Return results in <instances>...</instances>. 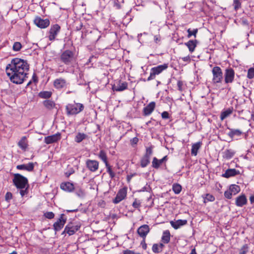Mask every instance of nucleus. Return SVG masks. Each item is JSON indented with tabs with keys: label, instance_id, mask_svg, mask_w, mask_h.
<instances>
[{
	"label": "nucleus",
	"instance_id": "nucleus-13",
	"mask_svg": "<svg viewBox=\"0 0 254 254\" xmlns=\"http://www.w3.org/2000/svg\"><path fill=\"white\" fill-rule=\"evenodd\" d=\"M8 65L6 67V74L12 82L16 83V64H8Z\"/></svg>",
	"mask_w": 254,
	"mask_h": 254
},
{
	"label": "nucleus",
	"instance_id": "nucleus-28",
	"mask_svg": "<svg viewBox=\"0 0 254 254\" xmlns=\"http://www.w3.org/2000/svg\"><path fill=\"white\" fill-rule=\"evenodd\" d=\"M230 129V131L228 133V135L231 138H233L235 136H240L243 134V132L240 129Z\"/></svg>",
	"mask_w": 254,
	"mask_h": 254
},
{
	"label": "nucleus",
	"instance_id": "nucleus-43",
	"mask_svg": "<svg viewBox=\"0 0 254 254\" xmlns=\"http://www.w3.org/2000/svg\"><path fill=\"white\" fill-rule=\"evenodd\" d=\"M187 32L188 33L187 37L188 38H190L192 36H193L195 38L196 36V34L198 32V29L196 28L194 29L193 30H191L189 28L188 29Z\"/></svg>",
	"mask_w": 254,
	"mask_h": 254
},
{
	"label": "nucleus",
	"instance_id": "nucleus-59",
	"mask_svg": "<svg viewBox=\"0 0 254 254\" xmlns=\"http://www.w3.org/2000/svg\"><path fill=\"white\" fill-rule=\"evenodd\" d=\"M21 43L17 42V51H19L21 49Z\"/></svg>",
	"mask_w": 254,
	"mask_h": 254
},
{
	"label": "nucleus",
	"instance_id": "nucleus-47",
	"mask_svg": "<svg viewBox=\"0 0 254 254\" xmlns=\"http://www.w3.org/2000/svg\"><path fill=\"white\" fill-rule=\"evenodd\" d=\"M152 147H149L146 148V152L144 156H146L147 157H149L150 158V157L152 154Z\"/></svg>",
	"mask_w": 254,
	"mask_h": 254
},
{
	"label": "nucleus",
	"instance_id": "nucleus-17",
	"mask_svg": "<svg viewBox=\"0 0 254 254\" xmlns=\"http://www.w3.org/2000/svg\"><path fill=\"white\" fill-rule=\"evenodd\" d=\"M61 138V134L58 132L52 135L46 136L44 138V142L47 144H52L60 140Z\"/></svg>",
	"mask_w": 254,
	"mask_h": 254
},
{
	"label": "nucleus",
	"instance_id": "nucleus-44",
	"mask_svg": "<svg viewBox=\"0 0 254 254\" xmlns=\"http://www.w3.org/2000/svg\"><path fill=\"white\" fill-rule=\"evenodd\" d=\"M233 5L234 9L237 11L241 7V2L240 0H234Z\"/></svg>",
	"mask_w": 254,
	"mask_h": 254
},
{
	"label": "nucleus",
	"instance_id": "nucleus-6",
	"mask_svg": "<svg viewBox=\"0 0 254 254\" xmlns=\"http://www.w3.org/2000/svg\"><path fill=\"white\" fill-rule=\"evenodd\" d=\"M74 53L69 50L63 52L61 55V61L63 63H71L74 60Z\"/></svg>",
	"mask_w": 254,
	"mask_h": 254
},
{
	"label": "nucleus",
	"instance_id": "nucleus-14",
	"mask_svg": "<svg viewBox=\"0 0 254 254\" xmlns=\"http://www.w3.org/2000/svg\"><path fill=\"white\" fill-rule=\"evenodd\" d=\"M85 164L87 168L92 172H95L99 169V163L97 160L87 159Z\"/></svg>",
	"mask_w": 254,
	"mask_h": 254
},
{
	"label": "nucleus",
	"instance_id": "nucleus-46",
	"mask_svg": "<svg viewBox=\"0 0 254 254\" xmlns=\"http://www.w3.org/2000/svg\"><path fill=\"white\" fill-rule=\"evenodd\" d=\"M152 250L153 252L155 254H158L162 252L158 246V244H154L152 246Z\"/></svg>",
	"mask_w": 254,
	"mask_h": 254
},
{
	"label": "nucleus",
	"instance_id": "nucleus-25",
	"mask_svg": "<svg viewBox=\"0 0 254 254\" xmlns=\"http://www.w3.org/2000/svg\"><path fill=\"white\" fill-rule=\"evenodd\" d=\"M188 223L187 220L179 219L176 221H170V224L175 229H178L182 226H184Z\"/></svg>",
	"mask_w": 254,
	"mask_h": 254
},
{
	"label": "nucleus",
	"instance_id": "nucleus-42",
	"mask_svg": "<svg viewBox=\"0 0 254 254\" xmlns=\"http://www.w3.org/2000/svg\"><path fill=\"white\" fill-rule=\"evenodd\" d=\"M204 203H206L208 201H213L215 200V197L211 194L207 193L205 194V196L203 197Z\"/></svg>",
	"mask_w": 254,
	"mask_h": 254
},
{
	"label": "nucleus",
	"instance_id": "nucleus-62",
	"mask_svg": "<svg viewBox=\"0 0 254 254\" xmlns=\"http://www.w3.org/2000/svg\"><path fill=\"white\" fill-rule=\"evenodd\" d=\"M190 254H197L195 249V248L192 249L191 250V252Z\"/></svg>",
	"mask_w": 254,
	"mask_h": 254
},
{
	"label": "nucleus",
	"instance_id": "nucleus-40",
	"mask_svg": "<svg viewBox=\"0 0 254 254\" xmlns=\"http://www.w3.org/2000/svg\"><path fill=\"white\" fill-rule=\"evenodd\" d=\"M105 165L107 169V172L109 174L110 177L111 179L114 178L115 177V173L112 170V166L110 165L109 163H106Z\"/></svg>",
	"mask_w": 254,
	"mask_h": 254
},
{
	"label": "nucleus",
	"instance_id": "nucleus-27",
	"mask_svg": "<svg viewBox=\"0 0 254 254\" xmlns=\"http://www.w3.org/2000/svg\"><path fill=\"white\" fill-rule=\"evenodd\" d=\"M197 40H189L188 42L185 43V45L188 48L189 51L190 53L193 52L197 45Z\"/></svg>",
	"mask_w": 254,
	"mask_h": 254
},
{
	"label": "nucleus",
	"instance_id": "nucleus-33",
	"mask_svg": "<svg viewBox=\"0 0 254 254\" xmlns=\"http://www.w3.org/2000/svg\"><path fill=\"white\" fill-rule=\"evenodd\" d=\"M98 156L105 164L109 163L107 153L105 150H101L98 154Z\"/></svg>",
	"mask_w": 254,
	"mask_h": 254
},
{
	"label": "nucleus",
	"instance_id": "nucleus-11",
	"mask_svg": "<svg viewBox=\"0 0 254 254\" xmlns=\"http://www.w3.org/2000/svg\"><path fill=\"white\" fill-rule=\"evenodd\" d=\"M127 187H124L122 189H120L117 194L116 196L113 200V203L115 204H118L125 199L127 194Z\"/></svg>",
	"mask_w": 254,
	"mask_h": 254
},
{
	"label": "nucleus",
	"instance_id": "nucleus-54",
	"mask_svg": "<svg viewBox=\"0 0 254 254\" xmlns=\"http://www.w3.org/2000/svg\"><path fill=\"white\" fill-rule=\"evenodd\" d=\"M130 144L132 146L136 145L138 142V138L137 137H133L130 140Z\"/></svg>",
	"mask_w": 254,
	"mask_h": 254
},
{
	"label": "nucleus",
	"instance_id": "nucleus-9",
	"mask_svg": "<svg viewBox=\"0 0 254 254\" xmlns=\"http://www.w3.org/2000/svg\"><path fill=\"white\" fill-rule=\"evenodd\" d=\"M213 78L212 81L214 83H220L223 78V73L220 67L215 66L212 69Z\"/></svg>",
	"mask_w": 254,
	"mask_h": 254
},
{
	"label": "nucleus",
	"instance_id": "nucleus-56",
	"mask_svg": "<svg viewBox=\"0 0 254 254\" xmlns=\"http://www.w3.org/2000/svg\"><path fill=\"white\" fill-rule=\"evenodd\" d=\"M161 117L163 119H168L169 118V114L166 111H164L161 114Z\"/></svg>",
	"mask_w": 254,
	"mask_h": 254
},
{
	"label": "nucleus",
	"instance_id": "nucleus-63",
	"mask_svg": "<svg viewBox=\"0 0 254 254\" xmlns=\"http://www.w3.org/2000/svg\"><path fill=\"white\" fill-rule=\"evenodd\" d=\"M250 200L252 203L254 202V195H252L250 196Z\"/></svg>",
	"mask_w": 254,
	"mask_h": 254
},
{
	"label": "nucleus",
	"instance_id": "nucleus-29",
	"mask_svg": "<svg viewBox=\"0 0 254 254\" xmlns=\"http://www.w3.org/2000/svg\"><path fill=\"white\" fill-rule=\"evenodd\" d=\"M170 233L169 230H166L163 232L161 238V241L164 244H168L170 241Z\"/></svg>",
	"mask_w": 254,
	"mask_h": 254
},
{
	"label": "nucleus",
	"instance_id": "nucleus-55",
	"mask_svg": "<svg viewBox=\"0 0 254 254\" xmlns=\"http://www.w3.org/2000/svg\"><path fill=\"white\" fill-rule=\"evenodd\" d=\"M123 253V254H141L140 253H136L133 251L128 249L124 251Z\"/></svg>",
	"mask_w": 254,
	"mask_h": 254
},
{
	"label": "nucleus",
	"instance_id": "nucleus-57",
	"mask_svg": "<svg viewBox=\"0 0 254 254\" xmlns=\"http://www.w3.org/2000/svg\"><path fill=\"white\" fill-rule=\"evenodd\" d=\"M5 200L6 201H9L10 199L12 198V194L10 192H7L5 196Z\"/></svg>",
	"mask_w": 254,
	"mask_h": 254
},
{
	"label": "nucleus",
	"instance_id": "nucleus-45",
	"mask_svg": "<svg viewBox=\"0 0 254 254\" xmlns=\"http://www.w3.org/2000/svg\"><path fill=\"white\" fill-rule=\"evenodd\" d=\"M254 77V67H251L248 70L247 78L253 79Z\"/></svg>",
	"mask_w": 254,
	"mask_h": 254
},
{
	"label": "nucleus",
	"instance_id": "nucleus-3",
	"mask_svg": "<svg viewBox=\"0 0 254 254\" xmlns=\"http://www.w3.org/2000/svg\"><path fill=\"white\" fill-rule=\"evenodd\" d=\"M21 66H23V67L19 66L17 68V84H21L23 82L24 80L27 77V73L25 72L24 68L26 67L27 69V67L29 64H21Z\"/></svg>",
	"mask_w": 254,
	"mask_h": 254
},
{
	"label": "nucleus",
	"instance_id": "nucleus-35",
	"mask_svg": "<svg viewBox=\"0 0 254 254\" xmlns=\"http://www.w3.org/2000/svg\"><path fill=\"white\" fill-rule=\"evenodd\" d=\"M235 151L232 149H226L223 152V157L226 159H230L235 155Z\"/></svg>",
	"mask_w": 254,
	"mask_h": 254
},
{
	"label": "nucleus",
	"instance_id": "nucleus-61",
	"mask_svg": "<svg viewBox=\"0 0 254 254\" xmlns=\"http://www.w3.org/2000/svg\"><path fill=\"white\" fill-rule=\"evenodd\" d=\"M155 42L157 43L158 42L160 41V37L157 35L155 36L154 37Z\"/></svg>",
	"mask_w": 254,
	"mask_h": 254
},
{
	"label": "nucleus",
	"instance_id": "nucleus-50",
	"mask_svg": "<svg viewBox=\"0 0 254 254\" xmlns=\"http://www.w3.org/2000/svg\"><path fill=\"white\" fill-rule=\"evenodd\" d=\"M75 193L79 197H83L85 194L84 190L81 188L77 189L76 190Z\"/></svg>",
	"mask_w": 254,
	"mask_h": 254
},
{
	"label": "nucleus",
	"instance_id": "nucleus-1",
	"mask_svg": "<svg viewBox=\"0 0 254 254\" xmlns=\"http://www.w3.org/2000/svg\"><path fill=\"white\" fill-rule=\"evenodd\" d=\"M29 188L28 179L22 175L17 173V189L19 190V193L21 197L28 194Z\"/></svg>",
	"mask_w": 254,
	"mask_h": 254
},
{
	"label": "nucleus",
	"instance_id": "nucleus-18",
	"mask_svg": "<svg viewBox=\"0 0 254 254\" xmlns=\"http://www.w3.org/2000/svg\"><path fill=\"white\" fill-rule=\"evenodd\" d=\"M234 76L235 71L232 68H229L226 69L224 75L225 83H232L234 80Z\"/></svg>",
	"mask_w": 254,
	"mask_h": 254
},
{
	"label": "nucleus",
	"instance_id": "nucleus-12",
	"mask_svg": "<svg viewBox=\"0 0 254 254\" xmlns=\"http://www.w3.org/2000/svg\"><path fill=\"white\" fill-rule=\"evenodd\" d=\"M34 24L39 28L44 29L48 27L50 24L49 19H43L40 16H36L34 20Z\"/></svg>",
	"mask_w": 254,
	"mask_h": 254
},
{
	"label": "nucleus",
	"instance_id": "nucleus-48",
	"mask_svg": "<svg viewBox=\"0 0 254 254\" xmlns=\"http://www.w3.org/2000/svg\"><path fill=\"white\" fill-rule=\"evenodd\" d=\"M44 216L49 219H52L54 218L55 214L53 212H46L44 214Z\"/></svg>",
	"mask_w": 254,
	"mask_h": 254
},
{
	"label": "nucleus",
	"instance_id": "nucleus-41",
	"mask_svg": "<svg viewBox=\"0 0 254 254\" xmlns=\"http://www.w3.org/2000/svg\"><path fill=\"white\" fill-rule=\"evenodd\" d=\"M249 250V247L248 244L244 245L239 250V254H247Z\"/></svg>",
	"mask_w": 254,
	"mask_h": 254
},
{
	"label": "nucleus",
	"instance_id": "nucleus-5",
	"mask_svg": "<svg viewBox=\"0 0 254 254\" xmlns=\"http://www.w3.org/2000/svg\"><path fill=\"white\" fill-rule=\"evenodd\" d=\"M80 226L74 222H69L65 227L63 234L67 233L69 236L73 235L80 228Z\"/></svg>",
	"mask_w": 254,
	"mask_h": 254
},
{
	"label": "nucleus",
	"instance_id": "nucleus-36",
	"mask_svg": "<svg viewBox=\"0 0 254 254\" xmlns=\"http://www.w3.org/2000/svg\"><path fill=\"white\" fill-rule=\"evenodd\" d=\"M150 163V158L143 156L140 160V166L142 168L146 167Z\"/></svg>",
	"mask_w": 254,
	"mask_h": 254
},
{
	"label": "nucleus",
	"instance_id": "nucleus-16",
	"mask_svg": "<svg viewBox=\"0 0 254 254\" xmlns=\"http://www.w3.org/2000/svg\"><path fill=\"white\" fill-rule=\"evenodd\" d=\"M150 230L149 226L147 224H144L137 229V233L141 238L146 239Z\"/></svg>",
	"mask_w": 254,
	"mask_h": 254
},
{
	"label": "nucleus",
	"instance_id": "nucleus-37",
	"mask_svg": "<svg viewBox=\"0 0 254 254\" xmlns=\"http://www.w3.org/2000/svg\"><path fill=\"white\" fill-rule=\"evenodd\" d=\"M163 163L161 159L158 160L157 158L154 157L152 162V166L155 169H158Z\"/></svg>",
	"mask_w": 254,
	"mask_h": 254
},
{
	"label": "nucleus",
	"instance_id": "nucleus-38",
	"mask_svg": "<svg viewBox=\"0 0 254 254\" xmlns=\"http://www.w3.org/2000/svg\"><path fill=\"white\" fill-rule=\"evenodd\" d=\"M182 186L180 184L175 183L173 185L172 190L175 194L180 193L182 191Z\"/></svg>",
	"mask_w": 254,
	"mask_h": 254
},
{
	"label": "nucleus",
	"instance_id": "nucleus-31",
	"mask_svg": "<svg viewBox=\"0 0 254 254\" xmlns=\"http://www.w3.org/2000/svg\"><path fill=\"white\" fill-rule=\"evenodd\" d=\"M201 145V143L198 142L192 145L191 149V154L192 155L196 156L197 154L198 150L200 149Z\"/></svg>",
	"mask_w": 254,
	"mask_h": 254
},
{
	"label": "nucleus",
	"instance_id": "nucleus-49",
	"mask_svg": "<svg viewBox=\"0 0 254 254\" xmlns=\"http://www.w3.org/2000/svg\"><path fill=\"white\" fill-rule=\"evenodd\" d=\"M132 205L134 208H138L141 205V202L137 200V198H135Z\"/></svg>",
	"mask_w": 254,
	"mask_h": 254
},
{
	"label": "nucleus",
	"instance_id": "nucleus-21",
	"mask_svg": "<svg viewBox=\"0 0 254 254\" xmlns=\"http://www.w3.org/2000/svg\"><path fill=\"white\" fill-rule=\"evenodd\" d=\"M18 145L21 150L25 152L28 148V140L26 136H23L18 141Z\"/></svg>",
	"mask_w": 254,
	"mask_h": 254
},
{
	"label": "nucleus",
	"instance_id": "nucleus-58",
	"mask_svg": "<svg viewBox=\"0 0 254 254\" xmlns=\"http://www.w3.org/2000/svg\"><path fill=\"white\" fill-rule=\"evenodd\" d=\"M96 57L94 56H92L90 57V58L88 59V63H92V62H96Z\"/></svg>",
	"mask_w": 254,
	"mask_h": 254
},
{
	"label": "nucleus",
	"instance_id": "nucleus-22",
	"mask_svg": "<svg viewBox=\"0 0 254 254\" xmlns=\"http://www.w3.org/2000/svg\"><path fill=\"white\" fill-rule=\"evenodd\" d=\"M60 188L63 190L67 192H72L74 189L73 184L69 182L62 183Z\"/></svg>",
	"mask_w": 254,
	"mask_h": 254
},
{
	"label": "nucleus",
	"instance_id": "nucleus-52",
	"mask_svg": "<svg viewBox=\"0 0 254 254\" xmlns=\"http://www.w3.org/2000/svg\"><path fill=\"white\" fill-rule=\"evenodd\" d=\"M183 82L181 80H178L177 82L178 89L180 91H183Z\"/></svg>",
	"mask_w": 254,
	"mask_h": 254
},
{
	"label": "nucleus",
	"instance_id": "nucleus-20",
	"mask_svg": "<svg viewBox=\"0 0 254 254\" xmlns=\"http://www.w3.org/2000/svg\"><path fill=\"white\" fill-rule=\"evenodd\" d=\"M155 103L154 102H151L149 103L146 107L143 109V114L145 116L150 115L153 111L154 110L155 108Z\"/></svg>",
	"mask_w": 254,
	"mask_h": 254
},
{
	"label": "nucleus",
	"instance_id": "nucleus-32",
	"mask_svg": "<svg viewBox=\"0 0 254 254\" xmlns=\"http://www.w3.org/2000/svg\"><path fill=\"white\" fill-rule=\"evenodd\" d=\"M43 105L47 109L49 110L53 109L56 106L55 102L50 100H45L43 102Z\"/></svg>",
	"mask_w": 254,
	"mask_h": 254
},
{
	"label": "nucleus",
	"instance_id": "nucleus-10",
	"mask_svg": "<svg viewBox=\"0 0 254 254\" xmlns=\"http://www.w3.org/2000/svg\"><path fill=\"white\" fill-rule=\"evenodd\" d=\"M66 221V217L64 214H61L60 218L53 224L54 229L56 232L60 231L64 226Z\"/></svg>",
	"mask_w": 254,
	"mask_h": 254
},
{
	"label": "nucleus",
	"instance_id": "nucleus-15",
	"mask_svg": "<svg viewBox=\"0 0 254 254\" xmlns=\"http://www.w3.org/2000/svg\"><path fill=\"white\" fill-rule=\"evenodd\" d=\"M128 84L126 81H122L121 80L116 81L113 85L112 89L116 91H123L127 88Z\"/></svg>",
	"mask_w": 254,
	"mask_h": 254
},
{
	"label": "nucleus",
	"instance_id": "nucleus-7",
	"mask_svg": "<svg viewBox=\"0 0 254 254\" xmlns=\"http://www.w3.org/2000/svg\"><path fill=\"white\" fill-rule=\"evenodd\" d=\"M167 64H161L151 68L149 76L147 80L149 81L155 78L156 75L160 74L162 71L167 68Z\"/></svg>",
	"mask_w": 254,
	"mask_h": 254
},
{
	"label": "nucleus",
	"instance_id": "nucleus-4",
	"mask_svg": "<svg viewBox=\"0 0 254 254\" xmlns=\"http://www.w3.org/2000/svg\"><path fill=\"white\" fill-rule=\"evenodd\" d=\"M240 187L235 184L231 185L229 189L224 192V196L227 199H231L233 195H235L240 191Z\"/></svg>",
	"mask_w": 254,
	"mask_h": 254
},
{
	"label": "nucleus",
	"instance_id": "nucleus-51",
	"mask_svg": "<svg viewBox=\"0 0 254 254\" xmlns=\"http://www.w3.org/2000/svg\"><path fill=\"white\" fill-rule=\"evenodd\" d=\"M74 173V170L73 168H70L68 171L66 172L64 174L66 177L68 178L71 175Z\"/></svg>",
	"mask_w": 254,
	"mask_h": 254
},
{
	"label": "nucleus",
	"instance_id": "nucleus-60",
	"mask_svg": "<svg viewBox=\"0 0 254 254\" xmlns=\"http://www.w3.org/2000/svg\"><path fill=\"white\" fill-rule=\"evenodd\" d=\"M32 79L35 82H37L38 81V77L36 76V75L34 74L32 77Z\"/></svg>",
	"mask_w": 254,
	"mask_h": 254
},
{
	"label": "nucleus",
	"instance_id": "nucleus-19",
	"mask_svg": "<svg viewBox=\"0 0 254 254\" xmlns=\"http://www.w3.org/2000/svg\"><path fill=\"white\" fill-rule=\"evenodd\" d=\"M53 85L55 88L57 89H61L66 87L67 83L64 79L60 78L54 80Z\"/></svg>",
	"mask_w": 254,
	"mask_h": 254
},
{
	"label": "nucleus",
	"instance_id": "nucleus-24",
	"mask_svg": "<svg viewBox=\"0 0 254 254\" xmlns=\"http://www.w3.org/2000/svg\"><path fill=\"white\" fill-rule=\"evenodd\" d=\"M34 168V164L32 162H30L27 164L17 165V169L20 170H26L28 172L33 171Z\"/></svg>",
	"mask_w": 254,
	"mask_h": 254
},
{
	"label": "nucleus",
	"instance_id": "nucleus-34",
	"mask_svg": "<svg viewBox=\"0 0 254 254\" xmlns=\"http://www.w3.org/2000/svg\"><path fill=\"white\" fill-rule=\"evenodd\" d=\"M88 138V135L84 133L78 132L75 137L74 140L77 143H80L82 140Z\"/></svg>",
	"mask_w": 254,
	"mask_h": 254
},
{
	"label": "nucleus",
	"instance_id": "nucleus-30",
	"mask_svg": "<svg viewBox=\"0 0 254 254\" xmlns=\"http://www.w3.org/2000/svg\"><path fill=\"white\" fill-rule=\"evenodd\" d=\"M233 111V107L229 108L227 109L226 110L221 112L220 115V119L223 121L229 116H230Z\"/></svg>",
	"mask_w": 254,
	"mask_h": 254
},
{
	"label": "nucleus",
	"instance_id": "nucleus-23",
	"mask_svg": "<svg viewBox=\"0 0 254 254\" xmlns=\"http://www.w3.org/2000/svg\"><path fill=\"white\" fill-rule=\"evenodd\" d=\"M240 173V171L235 169H228L222 175V176L225 178H229L239 175Z\"/></svg>",
	"mask_w": 254,
	"mask_h": 254
},
{
	"label": "nucleus",
	"instance_id": "nucleus-53",
	"mask_svg": "<svg viewBox=\"0 0 254 254\" xmlns=\"http://www.w3.org/2000/svg\"><path fill=\"white\" fill-rule=\"evenodd\" d=\"M146 239L142 238V240L141 241L140 243V245L142 249L144 250L147 249V244H146L145 242Z\"/></svg>",
	"mask_w": 254,
	"mask_h": 254
},
{
	"label": "nucleus",
	"instance_id": "nucleus-39",
	"mask_svg": "<svg viewBox=\"0 0 254 254\" xmlns=\"http://www.w3.org/2000/svg\"><path fill=\"white\" fill-rule=\"evenodd\" d=\"M52 94V93L51 91H44L40 92L39 94V96L42 98L47 99L50 98Z\"/></svg>",
	"mask_w": 254,
	"mask_h": 254
},
{
	"label": "nucleus",
	"instance_id": "nucleus-64",
	"mask_svg": "<svg viewBox=\"0 0 254 254\" xmlns=\"http://www.w3.org/2000/svg\"><path fill=\"white\" fill-rule=\"evenodd\" d=\"M251 119L254 122V111L252 112L251 114Z\"/></svg>",
	"mask_w": 254,
	"mask_h": 254
},
{
	"label": "nucleus",
	"instance_id": "nucleus-26",
	"mask_svg": "<svg viewBox=\"0 0 254 254\" xmlns=\"http://www.w3.org/2000/svg\"><path fill=\"white\" fill-rule=\"evenodd\" d=\"M247 203V199L245 194H242L236 198V205L239 207H242Z\"/></svg>",
	"mask_w": 254,
	"mask_h": 254
},
{
	"label": "nucleus",
	"instance_id": "nucleus-8",
	"mask_svg": "<svg viewBox=\"0 0 254 254\" xmlns=\"http://www.w3.org/2000/svg\"><path fill=\"white\" fill-rule=\"evenodd\" d=\"M61 29V26L58 24L51 25L48 32V39L50 41H54L56 39L57 36L60 32Z\"/></svg>",
	"mask_w": 254,
	"mask_h": 254
},
{
	"label": "nucleus",
	"instance_id": "nucleus-2",
	"mask_svg": "<svg viewBox=\"0 0 254 254\" xmlns=\"http://www.w3.org/2000/svg\"><path fill=\"white\" fill-rule=\"evenodd\" d=\"M84 106L82 104L74 102L68 104L65 107L67 115H77L84 110Z\"/></svg>",
	"mask_w": 254,
	"mask_h": 254
}]
</instances>
